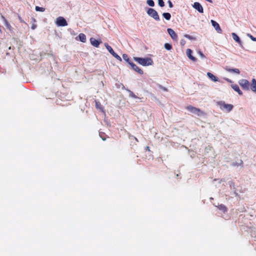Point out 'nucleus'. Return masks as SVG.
<instances>
[{
	"mask_svg": "<svg viewBox=\"0 0 256 256\" xmlns=\"http://www.w3.org/2000/svg\"><path fill=\"white\" fill-rule=\"evenodd\" d=\"M134 60L138 64L144 66H152L154 64V62L150 58L134 57Z\"/></svg>",
	"mask_w": 256,
	"mask_h": 256,
	"instance_id": "obj_1",
	"label": "nucleus"
},
{
	"mask_svg": "<svg viewBox=\"0 0 256 256\" xmlns=\"http://www.w3.org/2000/svg\"><path fill=\"white\" fill-rule=\"evenodd\" d=\"M217 104L220 106L222 110H226V112H231L234 108L232 104H226L224 101L221 100L217 102Z\"/></svg>",
	"mask_w": 256,
	"mask_h": 256,
	"instance_id": "obj_2",
	"label": "nucleus"
},
{
	"mask_svg": "<svg viewBox=\"0 0 256 256\" xmlns=\"http://www.w3.org/2000/svg\"><path fill=\"white\" fill-rule=\"evenodd\" d=\"M146 12L152 18L156 20L159 21L160 20L158 13L154 9L148 8Z\"/></svg>",
	"mask_w": 256,
	"mask_h": 256,
	"instance_id": "obj_3",
	"label": "nucleus"
},
{
	"mask_svg": "<svg viewBox=\"0 0 256 256\" xmlns=\"http://www.w3.org/2000/svg\"><path fill=\"white\" fill-rule=\"evenodd\" d=\"M104 46L107 49V50L108 51V52L114 56V57L117 60L122 62V59L117 54H116L112 48L108 44V43L104 44Z\"/></svg>",
	"mask_w": 256,
	"mask_h": 256,
	"instance_id": "obj_4",
	"label": "nucleus"
},
{
	"mask_svg": "<svg viewBox=\"0 0 256 256\" xmlns=\"http://www.w3.org/2000/svg\"><path fill=\"white\" fill-rule=\"evenodd\" d=\"M186 109L190 112L196 114L198 116H200L202 114V112L200 109L192 106H187Z\"/></svg>",
	"mask_w": 256,
	"mask_h": 256,
	"instance_id": "obj_5",
	"label": "nucleus"
},
{
	"mask_svg": "<svg viewBox=\"0 0 256 256\" xmlns=\"http://www.w3.org/2000/svg\"><path fill=\"white\" fill-rule=\"evenodd\" d=\"M238 83L243 90H250V82L245 79H242L239 80Z\"/></svg>",
	"mask_w": 256,
	"mask_h": 256,
	"instance_id": "obj_6",
	"label": "nucleus"
},
{
	"mask_svg": "<svg viewBox=\"0 0 256 256\" xmlns=\"http://www.w3.org/2000/svg\"><path fill=\"white\" fill-rule=\"evenodd\" d=\"M56 24L58 26H64L68 25V22L64 18L60 16L56 18Z\"/></svg>",
	"mask_w": 256,
	"mask_h": 256,
	"instance_id": "obj_7",
	"label": "nucleus"
},
{
	"mask_svg": "<svg viewBox=\"0 0 256 256\" xmlns=\"http://www.w3.org/2000/svg\"><path fill=\"white\" fill-rule=\"evenodd\" d=\"M130 65L131 66L132 68L137 72L138 74H142L144 72L142 69H140L138 66H137L134 62H132L130 63Z\"/></svg>",
	"mask_w": 256,
	"mask_h": 256,
	"instance_id": "obj_8",
	"label": "nucleus"
},
{
	"mask_svg": "<svg viewBox=\"0 0 256 256\" xmlns=\"http://www.w3.org/2000/svg\"><path fill=\"white\" fill-rule=\"evenodd\" d=\"M192 6L194 8L197 10L200 13L204 12V9L200 3L198 2H195L194 3Z\"/></svg>",
	"mask_w": 256,
	"mask_h": 256,
	"instance_id": "obj_9",
	"label": "nucleus"
},
{
	"mask_svg": "<svg viewBox=\"0 0 256 256\" xmlns=\"http://www.w3.org/2000/svg\"><path fill=\"white\" fill-rule=\"evenodd\" d=\"M211 23L212 26L214 27L216 32L220 34L222 33V30L219 25V24L214 20H211Z\"/></svg>",
	"mask_w": 256,
	"mask_h": 256,
	"instance_id": "obj_10",
	"label": "nucleus"
},
{
	"mask_svg": "<svg viewBox=\"0 0 256 256\" xmlns=\"http://www.w3.org/2000/svg\"><path fill=\"white\" fill-rule=\"evenodd\" d=\"M90 42L91 44L96 48H98L100 44L102 42L100 40H97L94 38H90Z\"/></svg>",
	"mask_w": 256,
	"mask_h": 256,
	"instance_id": "obj_11",
	"label": "nucleus"
},
{
	"mask_svg": "<svg viewBox=\"0 0 256 256\" xmlns=\"http://www.w3.org/2000/svg\"><path fill=\"white\" fill-rule=\"evenodd\" d=\"M168 32L170 35V37L173 40H176L178 38V35L175 32L172 28H168L167 30Z\"/></svg>",
	"mask_w": 256,
	"mask_h": 256,
	"instance_id": "obj_12",
	"label": "nucleus"
},
{
	"mask_svg": "<svg viewBox=\"0 0 256 256\" xmlns=\"http://www.w3.org/2000/svg\"><path fill=\"white\" fill-rule=\"evenodd\" d=\"M232 37L233 38V39L236 42H238L239 45L242 48H243V46H242V42L240 39V38H239V36L234 32H232Z\"/></svg>",
	"mask_w": 256,
	"mask_h": 256,
	"instance_id": "obj_13",
	"label": "nucleus"
},
{
	"mask_svg": "<svg viewBox=\"0 0 256 256\" xmlns=\"http://www.w3.org/2000/svg\"><path fill=\"white\" fill-rule=\"evenodd\" d=\"M186 55H187L188 57L190 60H192L194 62L196 61L197 59L195 57H194L192 56V50H191L190 48H188L186 50Z\"/></svg>",
	"mask_w": 256,
	"mask_h": 256,
	"instance_id": "obj_14",
	"label": "nucleus"
},
{
	"mask_svg": "<svg viewBox=\"0 0 256 256\" xmlns=\"http://www.w3.org/2000/svg\"><path fill=\"white\" fill-rule=\"evenodd\" d=\"M2 18L4 22V24L6 26V27L10 31L12 32V27L10 24V23L8 22V21L6 20V18L3 16H2Z\"/></svg>",
	"mask_w": 256,
	"mask_h": 256,
	"instance_id": "obj_15",
	"label": "nucleus"
},
{
	"mask_svg": "<svg viewBox=\"0 0 256 256\" xmlns=\"http://www.w3.org/2000/svg\"><path fill=\"white\" fill-rule=\"evenodd\" d=\"M207 76H208V78L210 79L213 82H218L219 81L218 78V77H216V76H214L211 72H208L207 73Z\"/></svg>",
	"mask_w": 256,
	"mask_h": 256,
	"instance_id": "obj_16",
	"label": "nucleus"
},
{
	"mask_svg": "<svg viewBox=\"0 0 256 256\" xmlns=\"http://www.w3.org/2000/svg\"><path fill=\"white\" fill-rule=\"evenodd\" d=\"M231 86L236 92L238 94H240V96L242 95V92L240 89L239 86H238V85H237L236 84H232Z\"/></svg>",
	"mask_w": 256,
	"mask_h": 256,
	"instance_id": "obj_17",
	"label": "nucleus"
},
{
	"mask_svg": "<svg viewBox=\"0 0 256 256\" xmlns=\"http://www.w3.org/2000/svg\"><path fill=\"white\" fill-rule=\"evenodd\" d=\"M250 86V90L254 92H256V80L254 78H253L252 80V83Z\"/></svg>",
	"mask_w": 256,
	"mask_h": 256,
	"instance_id": "obj_18",
	"label": "nucleus"
},
{
	"mask_svg": "<svg viewBox=\"0 0 256 256\" xmlns=\"http://www.w3.org/2000/svg\"><path fill=\"white\" fill-rule=\"evenodd\" d=\"M79 40L82 42H86V36L84 34L80 33L78 36Z\"/></svg>",
	"mask_w": 256,
	"mask_h": 256,
	"instance_id": "obj_19",
	"label": "nucleus"
},
{
	"mask_svg": "<svg viewBox=\"0 0 256 256\" xmlns=\"http://www.w3.org/2000/svg\"><path fill=\"white\" fill-rule=\"evenodd\" d=\"M218 207L220 210H222L224 213L226 212L228 210L226 207L223 204H220Z\"/></svg>",
	"mask_w": 256,
	"mask_h": 256,
	"instance_id": "obj_20",
	"label": "nucleus"
},
{
	"mask_svg": "<svg viewBox=\"0 0 256 256\" xmlns=\"http://www.w3.org/2000/svg\"><path fill=\"white\" fill-rule=\"evenodd\" d=\"M163 17L167 20H170L171 18V14L169 12H164L162 14Z\"/></svg>",
	"mask_w": 256,
	"mask_h": 256,
	"instance_id": "obj_21",
	"label": "nucleus"
},
{
	"mask_svg": "<svg viewBox=\"0 0 256 256\" xmlns=\"http://www.w3.org/2000/svg\"><path fill=\"white\" fill-rule=\"evenodd\" d=\"M96 108L104 112V107L99 102L96 101Z\"/></svg>",
	"mask_w": 256,
	"mask_h": 256,
	"instance_id": "obj_22",
	"label": "nucleus"
},
{
	"mask_svg": "<svg viewBox=\"0 0 256 256\" xmlns=\"http://www.w3.org/2000/svg\"><path fill=\"white\" fill-rule=\"evenodd\" d=\"M226 70L228 72H234L237 74H240V71L238 68H226Z\"/></svg>",
	"mask_w": 256,
	"mask_h": 256,
	"instance_id": "obj_23",
	"label": "nucleus"
},
{
	"mask_svg": "<svg viewBox=\"0 0 256 256\" xmlns=\"http://www.w3.org/2000/svg\"><path fill=\"white\" fill-rule=\"evenodd\" d=\"M126 91L129 92V96L130 97L134 98H137L138 97L130 90L126 89Z\"/></svg>",
	"mask_w": 256,
	"mask_h": 256,
	"instance_id": "obj_24",
	"label": "nucleus"
},
{
	"mask_svg": "<svg viewBox=\"0 0 256 256\" xmlns=\"http://www.w3.org/2000/svg\"><path fill=\"white\" fill-rule=\"evenodd\" d=\"M122 58H123L124 60H126L129 64H130V63L132 62L130 60L128 54H123Z\"/></svg>",
	"mask_w": 256,
	"mask_h": 256,
	"instance_id": "obj_25",
	"label": "nucleus"
},
{
	"mask_svg": "<svg viewBox=\"0 0 256 256\" xmlns=\"http://www.w3.org/2000/svg\"><path fill=\"white\" fill-rule=\"evenodd\" d=\"M164 48L167 50H170L172 49V46L171 44L168 43H166L164 46Z\"/></svg>",
	"mask_w": 256,
	"mask_h": 256,
	"instance_id": "obj_26",
	"label": "nucleus"
},
{
	"mask_svg": "<svg viewBox=\"0 0 256 256\" xmlns=\"http://www.w3.org/2000/svg\"><path fill=\"white\" fill-rule=\"evenodd\" d=\"M35 10L37 12H43L45 10V8H42V7H40L38 6H36L35 8Z\"/></svg>",
	"mask_w": 256,
	"mask_h": 256,
	"instance_id": "obj_27",
	"label": "nucleus"
},
{
	"mask_svg": "<svg viewBox=\"0 0 256 256\" xmlns=\"http://www.w3.org/2000/svg\"><path fill=\"white\" fill-rule=\"evenodd\" d=\"M146 3L150 6H154V2L153 0H147Z\"/></svg>",
	"mask_w": 256,
	"mask_h": 256,
	"instance_id": "obj_28",
	"label": "nucleus"
},
{
	"mask_svg": "<svg viewBox=\"0 0 256 256\" xmlns=\"http://www.w3.org/2000/svg\"><path fill=\"white\" fill-rule=\"evenodd\" d=\"M228 184L231 188H232L234 190L236 189L235 184L233 181L231 180L228 182Z\"/></svg>",
	"mask_w": 256,
	"mask_h": 256,
	"instance_id": "obj_29",
	"label": "nucleus"
},
{
	"mask_svg": "<svg viewBox=\"0 0 256 256\" xmlns=\"http://www.w3.org/2000/svg\"><path fill=\"white\" fill-rule=\"evenodd\" d=\"M243 164V162L240 160V163H238L236 162H232V164H231V166H241Z\"/></svg>",
	"mask_w": 256,
	"mask_h": 256,
	"instance_id": "obj_30",
	"label": "nucleus"
},
{
	"mask_svg": "<svg viewBox=\"0 0 256 256\" xmlns=\"http://www.w3.org/2000/svg\"><path fill=\"white\" fill-rule=\"evenodd\" d=\"M99 135H100V136L102 138V139L103 140H106V138L104 136L105 134L104 132H99Z\"/></svg>",
	"mask_w": 256,
	"mask_h": 256,
	"instance_id": "obj_31",
	"label": "nucleus"
},
{
	"mask_svg": "<svg viewBox=\"0 0 256 256\" xmlns=\"http://www.w3.org/2000/svg\"><path fill=\"white\" fill-rule=\"evenodd\" d=\"M158 4L160 7L164 6V2L163 0H158Z\"/></svg>",
	"mask_w": 256,
	"mask_h": 256,
	"instance_id": "obj_32",
	"label": "nucleus"
},
{
	"mask_svg": "<svg viewBox=\"0 0 256 256\" xmlns=\"http://www.w3.org/2000/svg\"><path fill=\"white\" fill-rule=\"evenodd\" d=\"M157 85H158V87L160 88V89L162 90H164V91L168 92V88H165V87H164V86H162V85H160V84H157Z\"/></svg>",
	"mask_w": 256,
	"mask_h": 256,
	"instance_id": "obj_33",
	"label": "nucleus"
},
{
	"mask_svg": "<svg viewBox=\"0 0 256 256\" xmlns=\"http://www.w3.org/2000/svg\"><path fill=\"white\" fill-rule=\"evenodd\" d=\"M248 36L250 38V39L254 42H256V38L254 37L252 35L250 34H248Z\"/></svg>",
	"mask_w": 256,
	"mask_h": 256,
	"instance_id": "obj_34",
	"label": "nucleus"
},
{
	"mask_svg": "<svg viewBox=\"0 0 256 256\" xmlns=\"http://www.w3.org/2000/svg\"><path fill=\"white\" fill-rule=\"evenodd\" d=\"M184 37L190 40L194 39V38L192 36L189 34H185Z\"/></svg>",
	"mask_w": 256,
	"mask_h": 256,
	"instance_id": "obj_35",
	"label": "nucleus"
},
{
	"mask_svg": "<svg viewBox=\"0 0 256 256\" xmlns=\"http://www.w3.org/2000/svg\"><path fill=\"white\" fill-rule=\"evenodd\" d=\"M198 54H200V56L201 57V58H206L205 56L204 55V54L201 52V51H198Z\"/></svg>",
	"mask_w": 256,
	"mask_h": 256,
	"instance_id": "obj_36",
	"label": "nucleus"
},
{
	"mask_svg": "<svg viewBox=\"0 0 256 256\" xmlns=\"http://www.w3.org/2000/svg\"><path fill=\"white\" fill-rule=\"evenodd\" d=\"M168 4L170 8H172L173 7V4L170 0L168 1Z\"/></svg>",
	"mask_w": 256,
	"mask_h": 256,
	"instance_id": "obj_37",
	"label": "nucleus"
},
{
	"mask_svg": "<svg viewBox=\"0 0 256 256\" xmlns=\"http://www.w3.org/2000/svg\"><path fill=\"white\" fill-rule=\"evenodd\" d=\"M36 27H37L36 24H32V26L31 28H32V30H35V29L36 28Z\"/></svg>",
	"mask_w": 256,
	"mask_h": 256,
	"instance_id": "obj_38",
	"label": "nucleus"
},
{
	"mask_svg": "<svg viewBox=\"0 0 256 256\" xmlns=\"http://www.w3.org/2000/svg\"><path fill=\"white\" fill-rule=\"evenodd\" d=\"M18 19L20 20V22H24V20H22V18L18 16Z\"/></svg>",
	"mask_w": 256,
	"mask_h": 256,
	"instance_id": "obj_39",
	"label": "nucleus"
},
{
	"mask_svg": "<svg viewBox=\"0 0 256 256\" xmlns=\"http://www.w3.org/2000/svg\"><path fill=\"white\" fill-rule=\"evenodd\" d=\"M180 44H181L182 45V46H183V45H184V44H185V41H184V40H181V41H180Z\"/></svg>",
	"mask_w": 256,
	"mask_h": 256,
	"instance_id": "obj_40",
	"label": "nucleus"
},
{
	"mask_svg": "<svg viewBox=\"0 0 256 256\" xmlns=\"http://www.w3.org/2000/svg\"><path fill=\"white\" fill-rule=\"evenodd\" d=\"M251 235L252 236L256 238V234H255V232H254V233L252 232Z\"/></svg>",
	"mask_w": 256,
	"mask_h": 256,
	"instance_id": "obj_41",
	"label": "nucleus"
},
{
	"mask_svg": "<svg viewBox=\"0 0 256 256\" xmlns=\"http://www.w3.org/2000/svg\"><path fill=\"white\" fill-rule=\"evenodd\" d=\"M234 190V194L236 196H238V192H236V189H235V190Z\"/></svg>",
	"mask_w": 256,
	"mask_h": 256,
	"instance_id": "obj_42",
	"label": "nucleus"
},
{
	"mask_svg": "<svg viewBox=\"0 0 256 256\" xmlns=\"http://www.w3.org/2000/svg\"><path fill=\"white\" fill-rule=\"evenodd\" d=\"M122 89H123V90H126V89H127V88H125V86H124V84H122Z\"/></svg>",
	"mask_w": 256,
	"mask_h": 256,
	"instance_id": "obj_43",
	"label": "nucleus"
},
{
	"mask_svg": "<svg viewBox=\"0 0 256 256\" xmlns=\"http://www.w3.org/2000/svg\"><path fill=\"white\" fill-rule=\"evenodd\" d=\"M226 80L230 82H232V80H229L228 78H226Z\"/></svg>",
	"mask_w": 256,
	"mask_h": 256,
	"instance_id": "obj_44",
	"label": "nucleus"
},
{
	"mask_svg": "<svg viewBox=\"0 0 256 256\" xmlns=\"http://www.w3.org/2000/svg\"><path fill=\"white\" fill-rule=\"evenodd\" d=\"M146 150H150V147L149 146H146Z\"/></svg>",
	"mask_w": 256,
	"mask_h": 256,
	"instance_id": "obj_45",
	"label": "nucleus"
},
{
	"mask_svg": "<svg viewBox=\"0 0 256 256\" xmlns=\"http://www.w3.org/2000/svg\"><path fill=\"white\" fill-rule=\"evenodd\" d=\"M223 181H224V180H222H222H219V182H219L220 184V183H221V182H223Z\"/></svg>",
	"mask_w": 256,
	"mask_h": 256,
	"instance_id": "obj_46",
	"label": "nucleus"
},
{
	"mask_svg": "<svg viewBox=\"0 0 256 256\" xmlns=\"http://www.w3.org/2000/svg\"><path fill=\"white\" fill-rule=\"evenodd\" d=\"M32 20L34 22H36V20H35V18H32Z\"/></svg>",
	"mask_w": 256,
	"mask_h": 256,
	"instance_id": "obj_47",
	"label": "nucleus"
}]
</instances>
